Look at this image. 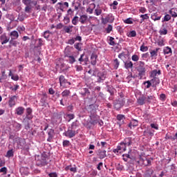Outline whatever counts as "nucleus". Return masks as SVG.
<instances>
[{"instance_id":"1","label":"nucleus","mask_w":177,"mask_h":177,"mask_svg":"<svg viewBox=\"0 0 177 177\" xmlns=\"http://www.w3.org/2000/svg\"><path fill=\"white\" fill-rule=\"evenodd\" d=\"M136 70L138 73L140 80H142L146 74V67H145V62L140 61L136 64Z\"/></svg>"},{"instance_id":"2","label":"nucleus","mask_w":177,"mask_h":177,"mask_svg":"<svg viewBox=\"0 0 177 177\" xmlns=\"http://www.w3.org/2000/svg\"><path fill=\"white\" fill-rule=\"evenodd\" d=\"M59 82L60 86H62V88H70V85H71V83L68 82L64 75L59 76Z\"/></svg>"},{"instance_id":"3","label":"nucleus","mask_w":177,"mask_h":177,"mask_svg":"<svg viewBox=\"0 0 177 177\" xmlns=\"http://www.w3.org/2000/svg\"><path fill=\"white\" fill-rule=\"evenodd\" d=\"M127 151V145L122 142L117 147L116 149H113V153L115 154H118V153H124Z\"/></svg>"},{"instance_id":"4","label":"nucleus","mask_w":177,"mask_h":177,"mask_svg":"<svg viewBox=\"0 0 177 177\" xmlns=\"http://www.w3.org/2000/svg\"><path fill=\"white\" fill-rule=\"evenodd\" d=\"M114 21V16L113 14H109L105 18H102V23L107 24V23H113Z\"/></svg>"},{"instance_id":"5","label":"nucleus","mask_w":177,"mask_h":177,"mask_svg":"<svg viewBox=\"0 0 177 177\" xmlns=\"http://www.w3.org/2000/svg\"><path fill=\"white\" fill-rule=\"evenodd\" d=\"M68 50H70V48L69 47H66L65 48L66 56L67 57H68L69 63L71 64H73V63H75V57L74 56H73V55H68V54H67L68 53Z\"/></svg>"},{"instance_id":"6","label":"nucleus","mask_w":177,"mask_h":177,"mask_svg":"<svg viewBox=\"0 0 177 177\" xmlns=\"http://www.w3.org/2000/svg\"><path fill=\"white\" fill-rule=\"evenodd\" d=\"M75 131H73V129H68L63 133L64 136L69 138L70 139H71V138H74V136H75Z\"/></svg>"},{"instance_id":"7","label":"nucleus","mask_w":177,"mask_h":177,"mask_svg":"<svg viewBox=\"0 0 177 177\" xmlns=\"http://www.w3.org/2000/svg\"><path fill=\"white\" fill-rule=\"evenodd\" d=\"M22 2L26 6H32V5L36 6L37 5V1L35 0H22Z\"/></svg>"},{"instance_id":"8","label":"nucleus","mask_w":177,"mask_h":177,"mask_svg":"<svg viewBox=\"0 0 177 177\" xmlns=\"http://www.w3.org/2000/svg\"><path fill=\"white\" fill-rule=\"evenodd\" d=\"M48 138H47V142H52L53 136H55V130L50 129L47 131Z\"/></svg>"},{"instance_id":"9","label":"nucleus","mask_w":177,"mask_h":177,"mask_svg":"<svg viewBox=\"0 0 177 177\" xmlns=\"http://www.w3.org/2000/svg\"><path fill=\"white\" fill-rule=\"evenodd\" d=\"M37 158V165H45V156L44 154H41L40 158L38 156Z\"/></svg>"},{"instance_id":"10","label":"nucleus","mask_w":177,"mask_h":177,"mask_svg":"<svg viewBox=\"0 0 177 177\" xmlns=\"http://www.w3.org/2000/svg\"><path fill=\"white\" fill-rule=\"evenodd\" d=\"M163 53H164V55H168V56H171L172 55V48H171L169 46L164 47Z\"/></svg>"},{"instance_id":"11","label":"nucleus","mask_w":177,"mask_h":177,"mask_svg":"<svg viewBox=\"0 0 177 177\" xmlns=\"http://www.w3.org/2000/svg\"><path fill=\"white\" fill-rule=\"evenodd\" d=\"M79 21L81 23V24H86V23L88 21V15H81Z\"/></svg>"},{"instance_id":"12","label":"nucleus","mask_w":177,"mask_h":177,"mask_svg":"<svg viewBox=\"0 0 177 177\" xmlns=\"http://www.w3.org/2000/svg\"><path fill=\"white\" fill-rule=\"evenodd\" d=\"M0 39L1 41V45H4V44H8V41H9V38H8V37L6 36V34H3L1 35L0 37Z\"/></svg>"},{"instance_id":"13","label":"nucleus","mask_w":177,"mask_h":177,"mask_svg":"<svg viewBox=\"0 0 177 177\" xmlns=\"http://www.w3.org/2000/svg\"><path fill=\"white\" fill-rule=\"evenodd\" d=\"M74 26L69 25L64 26V31L66 32V34H71L73 32V28Z\"/></svg>"},{"instance_id":"14","label":"nucleus","mask_w":177,"mask_h":177,"mask_svg":"<svg viewBox=\"0 0 177 177\" xmlns=\"http://www.w3.org/2000/svg\"><path fill=\"white\" fill-rule=\"evenodd\" d=\"M97 106L96 104H91L88 106L87 110L89 113H93L96 111V108Z\"/></svg>"},{"instance_id":"15","label":"nucleus","mask_w":177,"mask_h":177,"mask_svg":"<svg viewBox=\"0 0 177 177\" xmlns=\"http://www.w3.org/2000/svg\"><path fill=\"white\" fill-rule=\"evenodd\" d=\"M16 100H17L16 95H14L10 98L9 105L10 107H13V106L16 104Z\"/></svg>"},{"instance_id":"16","label":"nucleus","mask_w":177,"mask_h":177,"mask_svg":"<svg viewBox=\"0 0 177 177\" xmlns=\"http://www.w3.org/2000/svg\"><path fill=\"white\" fill-rule=\"evenodd\" d=\"M158 75H160L161 74V71H157V70H153L151 72L150 77L151 78H156Z\"/></svg>"},{"instance_id":"17","label":"nucleus","mask_w":177,"mask_h":177,"mask_svg":"<svg viewBox=\"0 0 177 177\" xmlns=\"http://www.w3.org/2000/svg\"><path fill=\"white\" fill-rule=\"evenodd\" d=\"M117 120L118 121V124L120 125H122V124H124V120H125V116L123 115H118Z\"/></svg>"},{"instance_id":"18","label":"nucleus","mask_w":177,"mask_h":177,"mask_svg":"<svg viewBox=\"0 0 177 177\" xmlns=\"http://www.w3.org/2000/svg\"><path fill=\"white\" fill-rule=\"evenodd\" d=\"M138 122L137 120H132L130 122L129 127V128H131V129H132V128H135V127H138Z\"/></svg>"},{"instance_id":"19","label":"nucleus","mask_w":177,"mask_h":177,"mask_svg":"<svg viewBox=\"0 0 177 177\" xmlns=\"http://www.w3.org/2000/svg\"><path fill=\"white\" fill-rule=\"evenodd\" d=\"M11 39H17L19 38V32L16 30L12 31L10 34Z\"/></svg>"},{"instance_id":"20","label":"nucleus","mask_w":177,"mask_h":177,"mask_svg":"<svg viewBox=\"0 0 177 177\" xmlns=\"http://www.w3.org/2000/svg\"><path fill=\"white\" fill-rule=\"evenodd\" d=\"M57 10H61L62 12H64V6L63 3L59 2L56 4Z\"/></svg>"},{"instance_id":"21","label":"nucleus","mask_w":177,"mask_h":177,"mask_svg":"<svg viewBox=\"0 0 177 177\" xmlns=\"http://www.w3.org/2000/svg\"><path fill=\"white\" fill-rule=\"evenodd\" d=\"M138 104H140L141 106L145 104V103H146V97H145L144 95L140 97L138 99Z\"/></svg>"},{"instance_id":"22","label":"nucleus","mask_w":177,"mask_h":177,"mask_svg":"<svg viewBox=\"0 0 177 177\" xmlns=\"http://www.w3.org/2000/svg\"><path fill=\"white\" fill-rule=\"evenodd\" d=\"M24 113V108H23V106H19L16 109V114H17V115H23Z\"/></svg>"},{"instance_id":"23","label":"nucleus","mask_w":177,"mask_h":177,"mask_svg":"<svg viewBox=\"0 0 177 177\" xmlns=\"http://www.w3.org/2000/svg\"><path fill=\"white\" fill-rule=\"evenodd\" d=\"M158 50H160V48H156V50H153L150 52L151 57L154 58L157 57L158 55Z\"/></svg>"},{"instance_id":"24","label":"nucleus","mask_w":177,"mask_h":177,"mask_svg":"<svg viewBox=\"0 0 177 177\" xmlns=\"http://www.w3.org/2000/svg\"><path fill=\"white\" fill-rule=\"evenodd\" d=\"M123 142L126 146H131L132 145V138H127Z\"/></svg>"},{"instance_id":"25","label":"nucleus","mask_w":177,"mask_h":177,"mask_svg":"<svg viewBox=\"0 0 177 177\" xmlns=\"http://www.w3.org/2000/svg\"><path fill=\"white\" fill-rule=\"evenodd\" d=\"M145 97L147 103H151V102H154V100H156V97H154V95H147Z\"/></svg>"},{"instance_id":"26","label":"nucleus","mask_w":177,"mask_h":177,"mask_svg":"<svg viewBox=\"0 0 177 177\" xmlns=\"http://www.w3.org/2000/svg\"><path fill=\"white\" fill-rule=\"evenodd\" d=\"M13 127L16 132H19V131L21 129V124L20 123L15 122L14 123Z\"/></svg>"},{"instance_id":"27","label":"nucleus","mask_w":177,"mask_h":177,"mask_svg":"<svg viewBox=\"0 0 177 177\" xmlns=\"http://www.w3.org/2000/svg\"><path fill=\"white\" fill-rule=\"evenodd\" d=\"M124 67L127 68V70L129 68H132V67H133V64L131 61L127 62L124 63Z\"/></svg>"},{"instance_id":"28","label":"nucleus","mask_w":177,"mask_h":177,"mask_svg":"<svg viewBox=\"0 0 177 177\" xmlns=\"http://www.w3.org/2000/svg\"><path fill=\"white\" fill-rule=\"evenodd\" d=\"M159 33L160 35H167L168 34V30H167V28H162L159 30Z\"/></svg>"},{"instance_id":"29","label":"nucleus","mask_w":177,"mask_h":177,"mask_svg":"<svg viewBox=\"0 0 177 177\" xmlns=\"http://www.w3.org/2000/svg\"><path fill=\"white\" fill-rule=\"evenodd\" d=\"M169 14L172 16V17H177V10L176 8H171L169 10Z\"/></svg>"},{"instance_id":"30","label":"nucleus","mask_w":177,"mask_h":177,"mask_svg":"<svg viewBox=\"0 0 177 177\" xmlns=\"http://www.w3.org/2000/svg\"><path fill=\"white\" fill-rule=\"evenodd\" d=\"M79 21H80V18L75 16L72 19V24H73V26H77V24H78Z\"/></svg>"},{"instance_id":"31","label":"nucleus","mask_w":177,"mask_h":177,"mask_svg":"<svg viewBox=\"0 0 177 177\" xmlns=\"http://www.w3.org/2000/svg\"><path fill=\"white\" fill-rule=\"evenodd\" d=\"M136 36V31L135 30H131L127 33V37H129V38H132Z\"/></svg>"},{"instance_id":"32","label":"nucleus","mask_w":177,"mask_h":177,"mask_svg":"<svg viewBox=\"0 0 177 177\" xmlns=\"http://www.w3.org/2000/svg\"><path fill=\"white\" fill-rule=\"evenodd\" d=\"M70 90H64L62 93V95L63 97H67V96H70Z\"/></svg>"},{"instance_id":"33","label":"nucleus","mask_w":177,"mask_h":177,"mask_svg":"<svg viewBox=\"0 0 177 177\" xmlns=\"http://www.w3.org/2000/svg\"><path fill=\"white\" fill-rule=\"evenodd\" d=\"M19 43L17 42V41L15 40V39H11V40L10 41V48L12 46H17V44ZM12 45V46H11Z\"/></svg>"},{"instance_id":"34","label":"nucleus","mask_w":177,"mask_h":177,"mask_svg":"<svg viewBox=\"0 0 177 177\" xmlns=\"http://www.w3.org/2000/svg\"><path fill=\"white\" fill-rule=\"evenodd\" d=\"M113 66L115 70H117V68H118V67L120 66V62L118 61V59H115L113 61Z\"/></svg>"},{"instance_id":"35","label":"nucleus","mask_w":177,"mask_h":177,"mask_svg":"<svg viewBox=\"0 0 177 177\" xmlns=\"http://www.w3.org/2000/svg\"><path fill=\"white\" fill-rule=\"evenodd\" d=\"M124 23H125V24H133V19L127 18V19L124 20Z\"/></svg>"},{"instance_id":"36","label":"nucleus","mask_w":177,"mask_h":177,"mask_svg":"<svg viewBox=\"0 0 177 177\" xmlns=\"http://www.w3.org/2000/svg\"><path fill=\"white\" fill-rule=\"evenodd\" d=\"M91 64L93 66H96V59H97L96 56L91 55Z\"/></svg>"},{"instance_id":"37","label":"nucleus","mask_w":177,"mask_h":177,"mask_svg":"<svg viewBox=\"0 0 177 177\" xmlns=\"http://www.w3.org/2000/svg\"><path fill=\"white\" fill-rule=\"evenodd\" d=\"M102 9L96 8L94 11V15H95V16H100V15H102Z\"/></svg>"},{"instance_id":"38","label":"nucleus","mask_w":177,"mask_h":177,"mask_svg":"<svg viewBox=\"0 0 177 177\" xmlns=\"http://www.w3.org/2000/svg\"><path fill=\"white\" fill-rule=\"evenodd\" d=\"M141 52H147V50H149V47H147V46H145V44H142L140 46V49Z\"/></svg>"},{"instance_id":"39","label":"nucleus","mask_w":177,"mask_h":177,"mask_svg":"<svg viewBox=\"0 0 177 177\" xmlns=\"http://www.w3.org/2000/svg\"><path fill=\"white\" fill-rule=\"evenodd\" d=\"M141 17V23L142 21H145V20H147L149 19V15L147 14H145V15H140Z\"/></svg>"},{"instance_id":"40","label":"nucleus","mask_w":177,"mask_h":177,"mask_svg":"<svg viewBox=\"0 0 177 177\" xmlns=\"http://www.w3.org/2000/svg\"><path fill=\"white\" fill-rule=\"evenodd\" d=\"M97 82H102V81H104L106 80V76L104 75L102 76L97 75Z\"/></svg>"},{"instance_id":"41","label":"nucleus","mask_w":177,"mask_h":177,"mask_svg":"<svg viewBox=\"0 0 177 177\" xmlns=\"http://www.w3.org/2000/svg\"><path fill=\"white\" fill-rule=\"evenodd\" d=\"M109 41V44L111 46H114V45H115V42L114 41V38L113 37H110Z\"/></svg>"},{"instance_id":"42","label":"nucleus","mask_w":177,"mask_h":177,"mask_svg":"<svg viewBox=\"0 0 177 177\" xmlns=\"http://www.w3.org/2000/svg\"><path fill=\"white\" fill-rule=\"evenodd\" d=\"M31 9H32V6H26L25 8V12L26 13H31Z\"/></svg>"},{"instance_id":"43","label":"nucleus","mask_w":177,"mask_h":177,"mask_svg":"<svg viewBox=\"0 0 177 177\" xmlns=\"http://www.w3.org/2000/svg\"><path fill=\"white\" fill-rule=\"evenodd\" d=\"M13 149L8 150L6 153V157H13Z\"/></svg>"},{"instance_id":"44","label":"nucleus","mask_w":177,"mask_h":177,"mask_svg":"<svg viewBox=\"0 0 177 177\" xmlns=\"http://www.w3.org/2000/svg\"><path fill=\"white\" fill-rule=\"evenodd\" d=\"M157 44H158V46H165V41H164V39H162L158 40V42H157Z\"/></svg>"},{"instance_id":"45","label":"nucleus","mask_w":177,"mask_h":177,"mask_svg":"<svg viewBox=\"0 0 177 177\" xmlns=\"http://www.w3.org/2000/svg\"><path fill=\"white\" fill-rule=\"evenodd\" d=\"M131 60L133 62H139V57L138 55H133L131 57Z\"/></svg>"},{"instance_id":"46","label":"nucleus","mask_w":177,"mask_h":177,"mask_svg":"<svg viewBox=\"0 0 177 177\" xmlns=\"http://www.w3.org/2000/svg\"><path fill=\"white\" fill-rule=\"evenodd\" d=\"M144 85H145V88H147V89H149V88H150V86H151V82H150V81H147V82H143Z\"/></svg>"},{"instance_id":"47","label":"nucleus","mask_w":177,"mask_h":177,"mask_svg":"<svg viewBox=\"0 0 177 177\" xmlns=\"http://www.w3.org/2000/svg\"><path fill=\"white\" fill-rule=\"evenodd\" d=\"M143 118H145V120H146V121H149L151 118V115L149 113H145L144 114Z\"/></svg>"},{"instance_id":"48","label":"nucleus","mask_w":177,"mask_h":177,"mask_svg":"<svg viewBox=\"0 0 177 177\" xmlns=\"http://www.w3.org/2000/svg\"><path fill=\"white\" fill-rule=\"evenodd\" d=\"M106 31L107 34H110L111 31H113V26L109 25L108 27L106 28Z\"/></svg>"},{"instance_id":"49","label":"nucleus","mask_w":177,"mask_h":177,"mask_svg":"<svg viewBox=\"0 0 177 177\" xmlns=\"http://www.w3.org/2000/svg\"><path fill=\"white\" fill-rule=\"evenodd\" d=\"M63 146L64 147H68L70 146V141L65 140L63 141Z\"/></svg>"},{"instance_id":"50","label":"nucleus","mask_w":177,"mask_h":177,"mask_svg":"<svg viewBox=\"0 0 177 177\" xmlns=\"http://www.w3.org/2000/svg\"><path fill=\"white\" fill-rule=\"evenodd\" d=\"M0 172H3V175H6V174H8V168L6 167H2L1 169H0Z\"/></svg>"},{"instance_id":"51","label":"nucleus","mask_w":177,"mask_h":177,"mask_svg":"<svg viewBox=\"0 0 177 177\" xmlns=\"http://www.w3.org/2000/svg\"><path fill=\"white\" fill-rule=\"evenodd\" d=\"M124 106V104H114V107L116 109V110H118L119 109H121Z\"/></svg>"},{"instance_id":"52","label":"nucleus","mask_w":177,"mask_h":177,"mask_svg":"<svg viewBox=\"0 0 177 177\" xmlns=\"http://www.w3.org/2000/svg\"><path fill=\"white\" fill-rule=\"evenodd\" d=\"M151 19H152V20H154V21H156V20H160L161 17H157V15H152L151 17Z\"/></svg>"},{"instance_id":"53","label":"nucleus","mask_w":177,"mask_h":177,"mask_svg":"<svg viewBox=\"0 0 177 177\" xmlns=\"http://www.w3.org/2000/svg\"><path fill=\"white\" fill-rule=\"evenodd\" d=\"M151 128H153V129L158 131V124L152 123L151 124Z\"/></svg>"},{"instance_id":"54","label":"nucleus","mask_w":177,"mask_h":177,"mask_svg":"<svg viewBox=\"0 0 177 177\" xmlns=\"http://www.w3.org/2000/svg\"><path fill=\"white\" fill-rule=\"evenodd\" d=\"M1 79H3V80H6V78H8V76L6 75V73H5V71H1Z\"/></svg>"},{"instance_id":"55","label":"nucleus","mask_w":177,"mask_h":177,"mask_svg":"<svg viewBox=\"0 0 177 177\" xmlns=\"http://www.w3.org/2000/svg\"><path fill=\"white\" fill-rule=\"evenodd\" d=\"M171 19V15H166L165 17H164V19H163V21H169V19Z\"/></svg>"},{"instance_id":"56","label":"nucleus","mask_w":177,"mask_h":177,"mask_svg":"<svg viewBox=\"0 0 177 177\" xmlns=\"http://www.w3.org/2000/svg\"><path fill=\"white\" fill-rule=\"evenodd\" d=\"M25 19L24 15L21 14V15H18V20H19V21H23Z\"/></svg>"},{"instance_id":"57","label":"nucleus","mask_w":177,"mask_h":177,"mask_svg":"<svg viewBox=\"0 0 177 177\" xmlns=\"http://www.w3.org/2000/svg\"><path fill=\"white\" fill-rule=\"evenodd\" d=\"M64 21L65 24H68V23H70V18L67 16L64 17Z\"/></svg>"},{"instance_id":"58","label":"nucleus","mask_w":177,"mask_h":177,"mask_svg":"<svg viewBox=\"0 0 177 177\" xmlns=\"http://www.w3.org/2000/svg\"><path fill=\"white\" fill-rule=\"evenodd\" d=\"M147 133L150 136V138H153L154 136V131H150L149 130Z\"/></svg>"},{"instance_id":"59","label":"nucleus","mask_w":177,"mask_h":177,"mask_svg":"<svg viewBox=\"0 0 177 177\" xmlns=\"http://www.w3.org/2000/svg\"><path fill=\"white\" fill-rule=\"evenodd\" d=\"M67 117H68V118H69L68 122H70L71 120H74L75 115H74V114L71 113V114H68Z\"/></svg>"},{"instance_id":"60","label":"nucleus","mask_w":177,"mask_h":177,"mask_svg":"<svg viewBox=\"0 0 177 177\" xmlns=\"http://www.w3.org/2000/svg\"><path fill=\"white\" fill-rule=\"evenodd\" d=\"M31 114H32V109H31V108L26 109V115H31Z\"/></svg>"},{"instance_id":"61","label":"nucleus","mask_w":177,"mask_h":177,"mask_svg":"<svg viewBox=\"0 0 177 177\" xmlns=\"http://www.w3.org/2000/svg\"><path fill=\"white\" fill-rule=\"evenodd\" d=\"M49 177H57V172H53L48 174Z\"/></svg>"},{"instance_id":"62","label":"nucleus","mask_w":177,"mask_h":177,"mask_svg":"<svg viewBox=\"0 0 177 177\" xmlns=\"http://www.w3.org/2000/svg\"><path fill=\"white\" fill-rule=\"evenodd\" d=\"M86 12H87V13H89V15H92V13H93V9L91 8V7H88L86 9Z\"/></svg>"},{"instance_id":"63","label":"nucleus","mask_w":177,"mask_h":177,"mask_svg":"<svg viewBox=\"0 0 177 177\" xmlns=\"http://www.w3.org/2000/svg\"><path fill=\"white\" fill-rule=\"evenodd\" d=\"M69 171H71V172H73L74 174H75V172H77V167H71L69 169Z\"/></svg>"},{"instance_id":"64","label":"nucleus","mask_w":177,"mask_h":177,"mask_svg":"<svg viewBox=\"0 0 177 177\" xmlns=\"http://www.w3.org/2000/svg\"><path fill=\"white\" fill-rule=\"evenodd\" d=\"M32 114L26 115V118H24V120H32Z\"/></svg>"}]
</instances>
